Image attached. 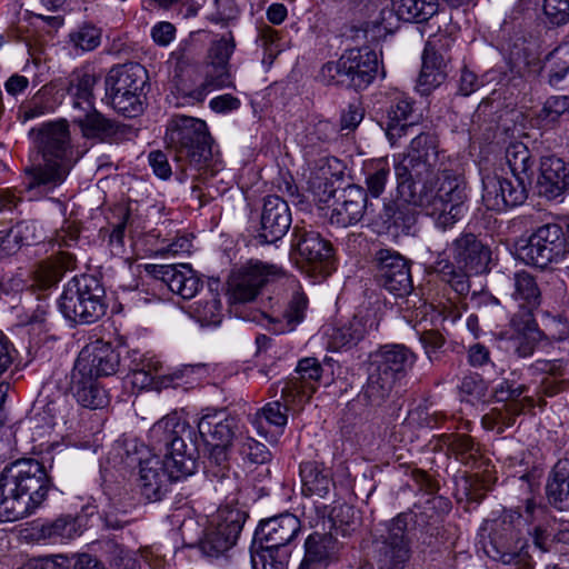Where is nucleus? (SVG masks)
<instances>
[{
    "instance_id": "obj_52",
    "label": "nucleus",
    "mask_w": 569,
    "mask_h": 569,
    "mask_svg": "<svg viewBox=\"0 0 569 569\" xmlns=\"http://www.w3.org/2000/svg\"><path fill=\"white\" fill-rule=\"evenodd\" d=\"M329 520L337 535L346 536L355 530L357 525L355 508L348 503L337 505L331 509Z\"/></svg>"
},
{
    "instance_id": "obj_5",
    "label": "nucleus",
    "mask_w": 569,
    "mask_h": 569,
    "mask_svg": "<svg viewBox=\"0 0 569 569\" xmlns=\"http://www.w3.org/2000/svg\"><path fill=\"white\" fill-rule=\"evenodd\" d=\"M417 361V355L405 345H386L376 353L363 397L372 406H380L391 395L396 383L405 378Z\"/></svg>"
},
{
    "instance_id": "obj_28",
    "label": "nucleus",
    "mask_w": 569,
    "mask_h": 569,
    "mask_svg": "<svg viewBox=\"0 0 569 569\" xmlns=\"http://www.w3.org/2000/svg\"><path fill=\"white\" fill-rule=\"evenodd\" d=\"M340 543L333 535L313 532L305 541V555L298 569H326L338 559Z\"/></svg>"
},
{
    "instance_id": "obj_17",
    "label": "nucleus",
    "mask_w": 569,
    "mask_h": 569,
    "mask_svg": "<svg viewBox=\"0 0 569 569\" xmlns=\"http://www.w3.org/2000/svg\"><path fill=\"white\" fill-rule=\"evenodd\" d=\"M322 372V366L317 358L307 357L299 360L295 373L281 389V399L288 405L305 406L317 391Z\"/></svg>"
},
{
    "instance_id": "obj_29",
    "label": "nucleus",
    "mask_w": 569,
    "mask_h": 569,
    "mask_svg": "<svg viewBox=\"0 0 569 569\" xmlns=\"http://www.w3.org/2000/svg\"><path fill=\"white\" fill-rule=\"evenodd\" d=\"M197 439L200 437L206 445L230 446L239 432V419L226 412L203 416L196 430Z\"/></svg>"
},
{
    "instance_id": "obj_8",
    "label": "nucleus",
    "mask_w": 569,
    "mask_h": 569,
    "mask_svg": "<svg viewBox=\"0 0 569 569\" xmlns=\"http://www.w3.org/2000/svg\"><path fill=\"white\" fill-rule=\"evenodd\" d=\"M377 72V53L368 47L353 48L345 51L338 60L325 63L319 79L327 86L362 90L375 80Z\"/></svg>"
},
{
    "instance_id": "obj_60",
    "label": "nucleus",
    "mask_w": 569,
    "mask_h": 569,
    "mask_svg": "<svg viewBox=\"0 0 569 569\" xmlns=\"http://www.w3.org/2000/svg\"><path fill=\"white\" fill-rule=\"evenodd\" d=\"M269 58H276L281 51L279 32L268 24H262L258 28V36L256 39Z\"/></svg>"
},
{
    "instance_id": "obj_33",
    "label": "nucleus",
    "mask_w": 569,
    "mask_h": 569,
    "mask_svg": "<svg viewBox=\"0 0 569 569\" xmlns=\"http://www.w3.org/2000/svg\"><path fill=\"white\" fill-rule=\"evenodd\" d=\"M79 375L80 377H74V370H72L71 390L78 403L93 410L106 407L109 397L97 379L84 373Z\"/></svg>"
},
{
    "instance_id": "obj_64",
    "label": "nucleus",
    "mask_w": 569,
    "mask_h": 569,
    "mask_svg": "<svg viewBox=\"0 0 569 569\" xmlns=\"http://www.w3.org/2000/svg\"><path fill=\"white\" fill-rule=\"evenodd\" d=\"M569 111V97L553 96L545 102L542 112L551 121L557 120L561 114Z\"/></svg>"
},
{
    "instance_id": "obj_30",
    "label": "nucleus",
    "mask_w": 569,
    "mask_h": 569,
    "mask_svg": "<svg viewBox=\"0 0 569 569\" xmlns=\"http://www.w3.org/2000/svg\"><path fill=\"white\" fill-rule=\"evenodd\" d=\"M230 68L231 66L204 62L203 81L192 89L184 82H180L177 84V91L182 97L202 102L212 90L233 87Z\"/></svg>"
},
{
    "instance_id": "obj_32",
    "label": "nucleus",
    "mask_w": 569,
    "mask_h": 569,
    "mask_svg": "<svg viewBox=\"0 0 569 569\" xmlns=\"http://www.w3.org/2000/svg\"><path fill=\"white\" fill-rule=\"evenodd\" d=\"M99 77L90 68L74 70L68 79L67 91L72 97L74 109L89 110L93 107V88Z\"/></svg>"
},
{
    "instance_id": "obj_2",
    "label": "nucleus",
    "mask_w": 569,
    "mask_h": 569,
    "mask_svg": "<svg viewBox=\"0 0 569 569\" xmlns=\"http://www.w3.org/2000/svg\"><path fill=\"white\" fill-rule=\"evenodd\" d=\"M151 449L163 459L152 457L140 463L139 486L149 500H159L168 485L194 473L197 435L192 426L176 412L157 421L148 432Z\"/></svg>"
},
{
    "instance_id": "obj_22",
    "label": "nucleus",
    "mask_w": 569,
    "mask_h": 569,
    "mask_svg": "<svg viewBox=\"0 0 569 569\" xmlns=\"http://www.w3.org/2000/svg\"><path fill=\"white\" fill-rule=\"evenodd\" d=\"M292 222L287 200L279 196H267L260 214L258 238L263 243H274L282 239Z\"/></svg>"
},
{
    "instance_id": "obj_24",
    "label": "nucleus",
    "mask_w": 569,
    "mask_h": 569,
    "mask_svg": "<svg viewBox=\"0 0 569 569\" xmlns=\"http://www.w3.org/2000/svg\"><path fill=\"white\" fill-rule=\"evenodd\" d=\"M490 249L471 232L461 233L452 243V257L460 269L469 273L487 271Z\"/></svg>"
},
{
    "instance_id": "obj_39",
    "label": "nucleus",
    "mask_w": 569,
    "mask_h": 569,
    "mask_svg": "<svg viewBox=\"0 0 569 569\" xmlns=\"http://www.w3.org/2000/svg\"><path fill=\"white\" fill-rule=\"evenodd\" d=\"M391 6L400 20L422 23L439 10V0H391Z\"/></svg>"
},
{
    "instance_id": "obj_9",
    "label": "nucleus",
    "mask_w": 569,
    "mask_h": 569,
    "mask_svg": "<svg viewBox=\"0 0 569 569\" xmlns=\"http://www.w3.org/2000/svg\"><path fill=\"white\" fill-rule=\"evenodd\" d=\"M428 525L423 512L409 510L401 512L385 523L377 542V563L379 569H405L410 558V541L407 533L415 528H425Z\"/></svg>"
},
{
    "instance_id": "obj_15",
    "label": "nucleus",
    "mask_w": 569,
    "mask_h": 569,
    "mask_svg": "<svg viewBox=\"0 0 569 569\" xmlns=\"http://www.w3.org/2000/svg\"><path fill=\"white\" fill-rule=\"evenodd\" d=\"M527 184L509 179L497 171L482 176V203L488 210L503 211L522 204L527 197Z\"/></svg>"
},
{
    "instance_id": "obj_27",
    "label": "nucleus",
    "mask_w": 569,
    "mask_h": 569,
    "mask_svg": "<svg viewBox=\"0 0 569 569\" xmlns=\"http://www.w3.org/2000/svg\"><path fill=\"white\" fill-rule=\"evenodd\" d=\"M368 196L358 186H348L336 196L329 221L338 227H349L358 223L366 211Z\"/></svg>"
},
{
    "instance_id": "obj_62",
    "label": "nucleus",
    "mask_w": 569,
    "mask_h": 569,
    "mask_svg": "<svg viewBox=\"0 0 569 569\" xmlns=\"http://www.w3.org/2000/svg\"><path fill=\"white\" fill-rule=\"evenodd\" d=\"M543 12L553 24H565L569 20V0H545Z\"/></svg>"
},
{
    "instance_id": "obj_48",
    "label": "nucleus",
    "mask_w": 569,
    "mask_h": 569,
    "mask_svg": "<svg viewBox=\"0 0 569 569\" xmlns=\"http://www.w3.org/2000/svg\"><path fill=\"white\" fill-rule=\"evenodd\" d=\"M289 552L281 548H267L264 545L252 546V569H286Z\"/></svg>"
},
{
    "instance_id": "obj_35",
    "label": "nucleus",
    "mask_w": 569,
    "mask_h": 569,
    "mask_svg": "<svg viewBox=\"0 0 569 569\" xmlns=\"http://www.w3.org/2000/svg\"><path fill=\"white\" fill-rule=\"evenodd\" d=\"M546 495L550 506L569 510V460H559L549 475Z\"/></svg>"
},
{
    "instance_id": "obj_16",
    "label": "nucleus",
    "mask_w": 569,
    "mask_h": 569,
    "mask_svg": "<svg viewBox=\"0 0 569 569\" xmlns=\"http://www.w3.org/2000/svg\"><path fill=\"white\" fill-rule=\"evenodd\" d=\"M292 247L312 271L322 276L331 272L333 249L319 232L296 224L292 231Z\"/></svg>"
},
{
    "instance_id": "obj_31",
    "label": "nucleus",
    "mask_w": 569,
    "mask_h": 569,
    "mask_svg": "<svg viewBox=\"0 0 569 569\" xmlns=\"http://www.w3.org/2000/svg\"><path fill=\"white\" fill-rule=\"evenodd\" d=\"M302 493L325 498L335 486L331 470L322 462L305 461L300 463Z\"/></svg>"
},
{
    "instance_id": "obj_21",
    "label": "nucleus",
    "mask_w": 569,
    "mask_h": 569,
    "mask_svg": "<svg viewBox=\"0 0 569 569\" xmlns=\"http://www.w3.org/2000/svg\"><path fill=\"white\" fill-rule=\"evenodd\" d=\"M146 270L183 299L193 298L203 284L199 274L188 263L147 264Z\"/></svg>"
},
{
    "instance_id": "obj_43",
    "label": "nucleus",
    "mask_w": 569,
    "mask_h": 569,
    "mask_svg": "<svg viewBox=\"0 0 569 569\" xmlns=\"http://www.w3.org/2000/svg\"><path fill=\"white\" fill-rule=\"evenodd\" d=\"M451 57H440L436 53L422 54V67L419 74V86L423 91H430L439 87L447 78V62Z\"/></svg>"
},
{
    "instance_id": "obj_41",
    "label": "nucleus",
    "mask_w": 569,
    "mask_h": 569,
    "mask_svg": "<svg viewBox=\"0 0 569 569\" xmlns=\"http://www.w3.org/2000/svg\"><path fill=\"white\" fill-rule=\"evenodd\" d=\"M506 162L515 179L530 186L532 182L535 159L521 142L510 144L506 150Z\"/></svg>"
},
{
    "instance_id": "obj_54",
    "label": "nucleus",
    "mask_w": 569,
    "mask_h": 569,
    "mask_svg": "<svg viewBox=\"0 0 569 569\" xmlns=\"http://www.w3.org/2000/svg\"><path fill=\"white\" fill-rule=\"evenodd\" d=\"M234 49L236 42L232 34H224L210 43L204 62L230 66L229 61Z\"/></svg>"
},
{
    "instance_id": "obj_36",
    "label": "nucleus",
    "mask_w": 569,
    "mask_h": 569,
    "mask_svg": "<svg viewBox=\"0 0 569 569\" xmlns=\"http://www.w3.org/2000/svg\"><path fill=\"white\" fill-rule=\"evenodd\" d=\"M161 369L162 366L158 360H144L141 367L132 370L133 386L141 389L150 388L161 390L173 386L174 380L180 378L177 373L161 375Z\"/></svg>"
},
{
    "instance_id": "obj_44",
    "label": "nucleus",
    "mask_w": 569,
    "mask_h": 569,
    "mask_svg": "<svg viewBox=\"0 0 569 569\" xmlns=\"http://www.w3.org/2000/svg\"><path fill=\"white\" fill-rule=\"evenodd\" d=\"M523 411L521 402H500V406L491 408L482 416L481 423L487 430L503 432L516 422V418Z\"/></svg>"
},
{
    "instance_id": "obj_25",
    "label": "nucleus",
    "mask_w": 569,
    "mask_h": 569,
    "mask_svg": "<svg viewBox=\"0 0 569 569\" xmlns=\"http://www.w3.org/2000/svg\"><path fill=\"white\" fill-rule=\"evenodd\" d=\"M536 188L548 200L562 196L569 190V163L556 156L542 157Z\"/></svg>"
},
{
    "instance_id": "obj_23",
    "label": "nucleus",
    "mask_w": 569,
    "mask_h": 569,
    "mask_svg": "<svg viewBox=\"0 0 569 569\" xmlns=\"http://www.w3.org/2000/svg\"><path fill=\"white\" fill-rule=\"evenodd\" d=\"M300 520L292 513H281L260 522L254 532L253 546L283 549L299 533Z\"/></svg>"
},
{
    "instance_id": "obj_40",
    "label": "nucleus",
    "mask_w": 569,
    "mask_h": 569,
    "mask_svg": "<svg viewBox=\"0 0 569 569\" xmlns=\"http://www.w3.org/2000/svg\"><path fill=\"white\" fill-rule=\"evenodd\" d=\"M441 442L448 451L469 468L478 467L480 449L470 436L461 433L442 435Z\"/></svg>"
},
{
    "instance_id": "obj_18",
    "label": "nucleus",
    "mask_w": 569,
    "mask_h": 569,
    "mask_svg": "<svg viewBox=\"0 0 569 569\" xmlns=\"http://www.w3.org/2000/svg\"><path fill=\"white\" fill-rule=\"evenodd\" d=\"M507 295H509L522 310L521 322H519L517 316H515L511 319V325L517 330L525 329L531 331L533 327L532 312L541 303V291L536 278L528 271H517L513 273L512 278L508 279Z\"/></svg>"
},
{
    "instance_id": "obj_57",
    "label": "nucleus",
    "mask_w": 569,
    "mask_h": 569,
    "mask_svg": "<svg viewBox=\"0 0 569 569\" xmlns=\"http://www.w3.org/2000/svg\"><path fill=\"white\" fill-rule=\"evenodd\" d=\"M210 448L207 472L218 480L229 478L228 452L229 446L207 445Z\"/></svg>"
},
{
    "instance_id": "obj_34",
    "label": "nucleus",
    "mask_w": 569,
    "mask_h": 569,
    "mask_svg": "<svg viewBox=\"0 0 569 569\" xmlns=\"http://www.w3.org/2000/svg\"><path fill=\"white\" fill-rule=\"evenodd\" d=\"M76 256L69 251L59 250L56 254L39 263L36 278L43 288L56 284L67 271L76 268Z\"/></svg>"
},
{
    "instance_id": "obj_26",
    "label": "nucleus",
    "mask_w": 569,
    "mask_h": 569,
    "mask_svg": "<svg viewBox=\"0 0 569 569\" xmlns=\"http://www.w3.org/2000/svg\"><path fill=\"white\" fill-rule=\"evenodd\" d=\"M417 123L413 100L405 93H397L386 110L380 124L390 143L395 146Z\"/></svg>"
},
{
    "instance_id": "obj_47",
    "label": "nucleus",
    "mask_w": 569,
    "mask_h": 569,
    "mask_svg": "<svg viewBox=\"0 0 569 569\" xmlns=\"http://www.w3.org/2000/svg\"><path fill=\"white\" fill-rule=\"evenodd\" d=\"M538 513H542V508L533 498H528L522 506L505 510L498 519V525L501 527L509 525L520 532L522 527H529L536 522Z\"/></svg>"
},
{
    "instance_id": "obj_53",
    "label": "nucleus",
    "mask_w": 569,
    "mask_h": 569,
    "mask_svg": "<svg viewBox=\"0 0 569 569\" xmlns=\"http://www.w3.org/2000/svg\"><path fill=\"white\" fill-rule=\"evenodd\" d=\"M390 168L385 160H378L367 167L366 184L369 193L378 198L385 191L389 180Z\"/></svg>"
},
{
    "instance_id": "obj_13",
    "label": "nucleus",
    "mask_w": 569,
    "mask_h": 569,
    "mask_svg": "<svg viewBox=\"0 0 569 569\" xmlns=\"http://www.w3.org/2000/svg\"><path fill=\"white\" fill-rule=\"evenodd\" d=\"M283 276V270L274 264L250 261L229 279L231 303H246L256 299L260 290Z\"/></svg>"
},
{
    "instance_id": "obj_1",
    "label": "nucleus",
    "mask_w": 569,
    "mask_h": 569,
    "mask_svg": "<svg viewBox=\"0 0 569 569\" xmlns=\"http://www.w3.org/2000/svg\"><path fill=\"white\" fill-rule=\"evenodd\" d=\"M395 174L400 198L423 208L437 228L445 231L460 219L466 187L435 134L415 137L408 150L398 156Z\"/></svg>"
},
{
    "instance_id": "obj_58",
    "label": "nucleus",
    "mask_w": 569,
    "mask_h": 569,
    "mask_svg": "<svg viewBox=\"0 0 569 569\" xmlns=\"http://www.w3.org/2000/svg\"><path fill=\"white\" fill-rule=\"evenodd\" d=\"M70 42L76 49L91 51L100 44V30L93 26L84 24L69 34Z\"/></svg>"
},
{
    "instance_id": "obj_6",
    "label": "nucleus",
    "mask_w": 569,
    "mask_h": 569,
    "mask_svg": "<svg viewBox=\"0 0 569 569\" xmlns=\"http://www.w3.org/2000/svg\"><path fill=\"white\" fill-rule=\"evenodd\" d=\"M211 140L206 122L193 117L177 116L167 126L166 142L174 160L197 170L212 158Z\"/></svg>"
},
{
    "instance_id": "obj_45",
    "label": "nucleus",
    "mask_w": 569,
    "mask_h": 569,
    "mask_svg": "<svg viewBox=\"0 0 569 569\" xmlns=\"http://www.w3.org/2000/svg\"><path fill=\"white\" fill-rule=\"evenodd\" d=\"M308 307V298L302 292H295L282 313L281 318H272L271 330L277 333H284L295 330L303 320Z\"/></svg>"
},
{
    "instance_id": "obj_19",
    "label": "nucleus",
    "mask_w": 569,
    "mask_h": 569,
    "mask_svg": "<svg viewBox=\"0 0 569 569\" xmlns=\"http://www.w3.org/2000/svg\"><path fill=\"white\" fill-rule=\"evenodd\" d=\"M485 552L492 560L503 565L523 561L529 556L527 541L520 538V532L509 525L501 527L498 519L492 522Z\"/></svg>"
},
{
    "instance_id": "obj_10",
    "label": "nucleus",
    "mask_w": 569,
    "mask_h": 569,
    "mask_svg": "<svg viewBox=\"0 0 569 569\" xmlns=\"http://www.w3.org/2000/svg\"><path fill=\"white\" fill-rule=\"evenodd\" d=\"M103 298L104 289L99 280L83 274L68 282L59 299V308L71 321L92 323L106 313Z\"/></svg>"
},
{
    "instance_id": "obj_37",
    "label": "nucleus",
    "mask_w": 569,
    "mask_h": 569,
    "mask_svg": "<svg viewBox=\"0 0 569 569\" xmlns=\"http://www.w3.org/2000/svg\"><path fill=\"white\" fill-rule=\"evenodd\" d=\"M81 111L82 113L74 116L73 122L79 126L84 138L104 140L117 133L116 122L101 112L93 108Z\"/></svg>"
},
{
    "instance_id": "obj_56",
    "label": "nucleus",
    "mask_w": 569,
    "mask_h": 569,
    "mask_svg": "<svg viewBox=\"0 0 569 569\" xmlns=\"http://www.w3.org/2000/svg\"><path fill=\"white\" fill-rule=\"evenodd\" d=\"M457 28L448 26L445 30L439 28L437 33L430 34L425 51L439 54L440 57H450L449 52L456 42Z\"/></svg>"
},
{
    "instance_id": "obj_46",
    "label": "nucleus",
    "mask_w": 569,
    "mask_h": 569,
    "mask_svg": "<svg viewBox=\"0 0 569 569\" xmlns=\"http://www.w3.org/2000/svg\"><path fill=\"white\" fill-rule=\"evenodd\" d=\"M38 535L51 542H66L79 535V528L73 517L63 516L41 525Z\"/></svg>"
},
{
    "instance_id": "obj_38",
    "label": "nucleus",
    "mask_w": 569,
    "mask_h": 569,
    "mask_svg": "<svg viewBox=\"0 0 569 569\" xmlns=\"http://www.w3.org/2000/svg\"><path fill=\"white\" fill-rule=\"evenodd\" d=\"M336 130L331 122L320 120L306 128L299 143L306 157H313L327 150V146L335 139Z\"/></svg>"
},
{
    "instance_id": "obj_61",
    "label": "nucleus",
    "mask_w": 569,
    "mask_h": 569,
    "mask_svg": "<svg viewBox=\"0 0 569 569\" xmlns=\"http://www.w3.org/2000/svg\"><path fill=\"white\" fill-rule=\"evenodd\" d=\"M442 280L448 282L450 287L459 295H465L469 291V276L472 273L466 272L465 269L456 271L455 268L446 263L440 271Z\"/></svg>"
},
{
    "instance_id": "obj_7",
    "label": "nucleus",
    "mask_w": 569,
    "mask_h": 569,
    "mask_svg": "<svg viewBox=\"0 0 569 569\" xmlns=\"http://www.w3.org/2000/svg\"><path fill=\"white\" fill-rule=\"evenodd\" d=\"M148 73L137 62L118 64L110 69L106 77V97L111 107L128 118L143 111V87Z\"/></svg>"
},
{
    "instance_id": "obj_59",
    "label": "nucleus",
    "mask_w": 569,
    "mask_h": 569,
    "mask_svg": "<svg viewBox=\"0 0 569 569\" xmlns=\"http://www.w3.org/2000/svg\"><path fill=\"white\" fill-rule=\"evenodd\" d=\"M240 455L243 459L251 463H264L270 459V452L266 445L248 437L243 439L239 448Z\"/></svg>"
},
{
    "instance_id": "obj_4",
    "label": "nucleus",
    "mask_w": 569,
    "mask_h": 569,
    "mask_svg": "<svg viewBox=\"0 0 569 569\" xmlns=\"http://www.w3.org/2000/svg\"><path fill=\"white\" fill-rule=\"evenodd\" d=\"M52 487L44 466L36 459H18L0 473V522H12L33 513Z\"/></svg>"
},
{
    "instance_id": "obj_11",
    "label": "nucleus",
    "mask_w": 569,
    "mask_h": 569,
    "mask_svg": "<svg viewBox=\"0 0 569 569\" xmlns=\"http://www.w3.org/2000/svg\"><path fill=\"white\" fill-rule=\"evenodd\" d=\"M569 253L567 233L556 222H547L537 227L526 244L519 248V257L526 264L546 269L559 263Z\"/></svg>"
},
{
    "instance_id": "obj_55",
    "label": "nucleus",
    "mask_w": 569,
    "mask_h": 569,
    "mask_svg": "<svg viewBox=\"0 0 569 569\" xmlns=\"http://www.w3.org/2000/svg\"><path fill=\"white\" fill-rule=\"evenodd\" d=\"M528 391V387L526 385H515L509 380H502L495 388V396L497 397L499 402H521L523 408L526 406L533 407L535 400L531 397H520Z\"/></svg>"
},
{
    "instance_id": "obj_14",
    "label": "nucleus",
    "mask_w": 569,
    "mask_h": 569,
    "mask_svg": "<svg viewBox=\"0 0 569 569\" xmlns=\"http://www.w3.org/2000/svg\"><path fill=\"white\" fill-rule=\"evenodd\" d=\"M372 263L377 283L390 293L403 297L412 289L408 260L391 249L376 251Z\"/></svg>"
},
{
    "instance_id": "obj_3",
    "label": "nucleus",
    "mask_w": 569,
    "mask_h": 569,
    "mask_svg": "<svg viewBox=\"0 0 569 569\" xmlns=\"http://www.w3.org/2000/svg\"><path fill=\"white\" fill-rule=\"evenodd\" d=\"M31 132L38 153L23 170V186L27 191L47 193L63 183L76 162L69 126L59 120Z\"/></svg>"
},
{
    "instance_id": "obj_63",
    "label": "nucleus",
    "mask_w": 569,
    "mask_h": 569,
    "mask_svg": "<svg viewBox=\"0 0 569 569\" xmlns=\"http://www.w3.org/2000/svg\"><path fill=\"white\" fill-rule=\"evenodd\" d=\"M459 390L462 395L480 399L485 397L487 387L483 379L477 373H470L462 378L459 386Z\"/></svg>"
},
{
    "instance_id": "obj_12",
    "label": "nucleus",
    "mask_w": 569,
    "mask_h": 569,
    "mask_svg": "<svg viewBox=\"0 0 569 569\" xmlns=\"http://www.w3.org/2000/svg\"><path fill=\"white\" fill-rule=\"evenodd\" d=\"M246 521V513L237 508H219L199 540L204 557L220 558L237 542Z\"/></svg>"
},
{
    "instance_id": "obj_20",
    "label": "nucleus",
    "mask_w": 569,
    "mask_h": 569,
    "mask_svg": "<svg viewBox=\"0 0 569 569\" xmlns=\"http://www.w3.org/2000/svg\"><path fill=\"white\" fill-rule=\"evenodd\" d=\"M119 363V353L111 345L97 340L80 351L73 368L74 377H80L79 373L96 379L112 376L117 372Z\"/></svg>"
},
{
    "instance_id": "obj_42",
    "label": "nucleus",
    "mask_w": 569,
    "mask_h": 569,
    "mask_svg": "<svg viewBox=\"0 0 569 569\" xmlns=\"http://www.w3.org/2000/svg\"><path fill=\"white\" fill-rule=\"evenodd\" d=\"M191 316L202 327H216L222 320V303L218 291L208 290L191 307Z\"/></svg>"
},
{
    "instance_id": "obj_50",
    "label": "nucleus",
    "mask_w": 569,
    "mask_h": 569,
    "mask_svg": "<svg viewBox=\"0 0 569 569\" xmlns=\"http://www.w3.org/2000/svg\"><path fill=\"white\" fill-rule=\"evenodd\" d=\"M543 69L548 72L552 86L566 77L569 72V41L561 43L548 54Z\"/></svg>"
},
{
    "instance_id": "obj_49",
    "label": "nucleus",
    "mask_w": 569,
    "mask_h": 569,
    "mask_svg": "<svg viewBox=\"0 0 569 569\" xmlns=\"http://www.w3.org/2000/svg\"><path fill=\"white\" fill-rule=\"evenodd\" d=\"M366 332L362 319L353 317L348 323L332 330L330 341L336 349L351 348L365 338Z\"/></svg>"
},
{
    "instance_id": "obj_51",
    "label": "nucleus",
    "mask_w": 569,
    "mask_h": 569,
    "mask_svg": "<svg viewBox=\"0 0 569 569\" xmlns=\"http://www.w3.org/2000/svg\"><path fill=\"white\" fill-rule=\"evenodd\" d=\"M302 406L288 405L284 400L283 403L279 400L268 402L264 407L259 409L252 418V423L259 426L263 418L270 426L282 429L288 421V410L299 409Z\"/></svg>"
}]
</instances>
